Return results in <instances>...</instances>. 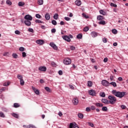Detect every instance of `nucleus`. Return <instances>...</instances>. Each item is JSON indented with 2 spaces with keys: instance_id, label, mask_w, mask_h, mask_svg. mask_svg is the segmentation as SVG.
<instances>
[{
  "instance_id": "1",
  "label": "nucleus",
  "mask_w": 128,
  "mask_h": 128,
  "mask_svg": "<svg viewBox=\"0 0 128 128\" xmlns=\"http://www.w3.org/2000/svg\"><path fill=\"white\" fill-rule=\"evenodd\" d=\"M112 94L116 96L117 98H122L124 96V94H126V92H120L118 91H116V90H112Z\"/></svg>"
},
{
  "instance_id": "2",
  "label": "nucleus",
  "mask_w": 128,
  "mask_h": 128,
  "mask_svg": "<svg viewBox=\"0 0 128 128\" xmlns=\"http://www.w3.org/2000/svg\"><path fill=\"white\" fill-rule=\"evenodd\" d=\"M108 98L109 100V103L110 104H116V98L114 96H109Z\"/></svg>"
},
{
  "instance_id": "3",
  "label": "nucleus",
  "mask_w": 128,
  "mask_h": 128,
  "mask_svg": "<svg viewBox=\"0 0 128 128\" xmlns=\"http://www.w3.org/2000/svg\"><path fill=\"white\" fill-rule=\"evenodd\" d=\"M64 64H72V60L70 58H66L64 60Z\"/></svg>"
},
{
  "instance_id": "4",
  "label": "nucleus",
  "mask_w": 128,
  "mask_h": 128,
  "mask_svg": "<svg viewBox=\"0 0 128 128\" xmlns=\"http://www.w3.org/2000/svg\"><path fill=\"white\" fill-rule=\"evenodd\" d=\"M102 84L104 86H110V83L106 80H102Z\"/></svg>"
},
{
  "instance_id": "5",
  "label": "nucleus",
  "mask_w": 128,
  "mask_h": 128,
  "mask_svg": "<svg viewBox=\"0 0 128 128\" xmlns=\"http://www.w3.org/2000/svg\"><path fill=\"white\" fill-rule=\"evenodd\" d=\"M24 18L26 20H32V17L30 14L26 15Z\"/></svg>"
},
{
  "instance_id": "6",
  "label": "nucleus",
  "mask_w": 128,
  "mask_h": 128,
  "mask_svg": "<svg viewBox=\"0 0 128 128\" xmlns=\"http://www.w3.org/2000/svg\"><path fill=\"white\" fill-rule=\"evenodd\" d=\"M89 94L90 96H96V92L94 90H89Z\"/></svg>"
},
{
  "instance_id": "7",
  "label": "nucleus",
  "mask_w": 128,
  "mask_h": 128,
  "mask_svg": "<svg viewBox=\"0 0 128 128\" xmlns=\"http://www.w3.org/2000/svg\"><path fill=\"white\" fill-rule=\"evenodd\" d=\"M50 46L54 48V50H58V46L56 45V44H54V42H50Z\"/></svg>"
},
{
  "instance_id": "8",
  "label": "nucleus",
  "mask_w": 128,
  "mask_h": 128,
  "mask_svg": "<svg viewBox=\"0 0 128 128\" xmlns=\"http://www.w3.org/2000/svg\"><path fill=\"white\" fill-rule=\"evenodd\" d=\"M72 102L74 106H78V98H74L72 100Z\"/></svg>"
},
{
  "instance_id": "9",
  "label": "nucleus",
  "mask_w": 128,
  "mask_h": 128,
  "mask_svg": "<svg viewBox=\"0 0 128 128\" xmlns=\"http://www.w3.org/2000/svg\"><path fill=\"white\" fill-rule=\"evenodd\" d=\"M38 70L40 72H46V67L44 66H40L38 68Z\"/></svg>"
},
{
  "instance_id": "10",
  "label": "nucleus",
  "mask_w": 128,
  "mask_h": 128,
  "mask_svg": "<svg viewBox=\"0 0 128 128\" xmlns=\"http://www.w3.org/2000/svg\"><path fill=\"white\" fill-rule=\"evenodd\" d=\"M62 38L64 40H66V42H70V37H68V36H62Z\"/></svg>"
},
{
  "instance_id": "11",
  "label": "nucleus",
  "mask_w": 128,
  "mask_h": 128,
  "mask_svg": "<svg viewBox=\"0 0 128 128\" xmlns=\"http://www.w3.org/2000/svg\"><path fill=\"white\" fill-rule=\"evenodd\" d=\"M26 26H32V22L28 20H26L24 22Z\"/></svg>"
},
{
  "instance_id": "12",
  "label": "nucleus",
  "mask_w": 128,
  "mask_h": 128,
  "mask_svg": "<svg viewBox=\"0 0 128 128\" xmlns=\"http://www.w3.org/2000/svg\"><path fill=\"white\" fill-rule=\"evenodd\" d=\"M36 42L38 44H40V46H42V44H44V40H36Z\"/></svg>"
},
{
  "instance_id": "13",
  "label": "nucleus",
  "mask_w": 128,
  "mask_h": 128,
  "mask_svg": "<svg viewBox=\"0 0 128 128\" xmlns=\"http://www.w3.org/2000/svg\"><path fill=\"white\" fill-rule=\"evenodd\" d=\"M102 102L103 104H110V101L106 98H102Z\"/></svg>"
},
{
  "instance_id": "14",
  "label": "nucleus",
  "mask_w": 128,
  "mask_h": 128,
  "mask_svg": "<svg viewBox=\"0 0 128 128\" xmlns=\"http://www.w3.org/2000/svg\"><path fill=\"white\" fill-rule=\"evenodd\" d=\"M45 18L46 20H50V14L48 12L46 14Z\"/></svg>"
},
{
  "instance_id": "15",
  "label": "nucleus",
  "mask_w": 128,
  "mask_h": 128,
  "mask_svg": "<svg viewBox=\"0 0 128 128\" xmlns=\"http://www.w3.org/2000/svg\"><path fill=\"white\" fill-rule=\"evenodd\" d=\"M104 18L103 16H102L100 15H99L97 16V20H100V22L102 20H104Z\"/></svg>"
},
{
  "instance_id": "16",
  "label": "nucleus",
  "mask_w": 128,
  "mask_h": 128,
  "mask_svg": "<svg viewBox=\"0 0 128 128\" xmlns=\"http://www.w3.org/2000/svg\"><path fill=\"white\" fill-rule=\"evenodd\" d=\"M75 4H76V6H80V4H82V1H80V0H76L75 2Z\"/></svg>"
},
{
  "instance_id": "17",
  "label": "nucleus",
  "mask_w": 128,
  "mask_h": 128,
  "mask_svg": "<svg viewBox=\"0 0 128 128\" xmlns=\"http://www.w3.org/2000/svg\"><path fill=\"white\" fill-rule=\"evenodd\" d=\"M91 36H92V38H96V37L98 36V33L95 32H91Z\"/></svg>"
},
{
  "instance_id": "18",
  "label": "nucleus",
  "mask_w": 128,
  "mask_h": 128,
  "mask_svg": "<svg viewBox=\"0 0 128 128\" xmlns=\"http://www.w3.org/2000/svg\"><path fill=\"white\" fill-rule=\"evenodd\" d=\"M95 106H98V108H102V106H104V104H102V103L97 102L95 104Z\"/></svg>"
},
{
  "instance_id": "19",
  "label": "nucleus",
  "mask_w": 128,
  "mask_h": 128,
  "mask_svg": "<svg viewBox=\"0 0 128 128\" xmlns=\"http://www.w3.org/2000/svg\"><path fill=\"white\" fill-rule=\"evenodd\" d=\"M24 4H24V2H20L18 3V6H24Z\"/></svg>"
},
{
  "instance_id": "20",
  "label": "nucleus",
  "mask_w": 128,
  "mask_h": 128,
  "mask_svg": "<svg viewBox=\"0 0 128 128\" xmlns=\"http://www.w3.org/2000/svg\"><path fill=\"white\" fill-rule=\"evenodd\" d=\"M44 90L47 92H52V90L48 86L44 88Z\"/></svg>"
},
{
  "instance_id": "21",
  "label": "nucleus",
  "mask_w": 128,
  "mask_h": 128,
  "mask_svg": "<svg viewBox=\"0 0 128 128\" xmlns=\"http://www.w3.org/2000/svg\"><path fill=\"white\" fill-rule=\"evenodd\" d=\"M38 4L39 6H42L44 4V0H38Z\"/></svg>"
},
{
  "instance_id": "22",
  "label": "nucleus",
  "mask_w": 128,
  "mask_h": 128,
  "mask_svg": "<svg viewBox=\"0 0 128 128\" xmlns=\"http://www.w3.org/2000/svg\"><path fill=\"white\" fill-rule=\"evenodd\" d=\"M88 86L89 88H92V82L90 80L88 81Z\"/></svg>"
},
{
  "instance_id": "23",
  "label": "nucleus",
  "mask_w": 128,
  "mask_h": 128,
  "mask_svg": "<svg viewBox=\"0 0 128 128\" xmlns=\"http://www.w3.org/2000/svg\"><path fill=\"white\" fill-rule=\"evenodd\" d=\"M20 104L14 103V108H20Z\"/></svg>"
},
{
  "instance_id": "24",
  "label": "nucleus",
  "mask_w": 128,
  "mask_h": 128,
  "mask_svg": "<svg viewBox=\"0 0 128 128\" xmlns=\"http://www.w3.org/2000/svg\"><path fill=\"white\" fill-rule=\"evenodd\" d=\"M98 24H102V26H104L106 24V21L102 20L98 22Z\"/></svg>"
},
{
  "instance_id": "25",
  "label": "nucleus",
  "mask_w": 128,
  "mask_h": 128,
  "mask_svg": "<svg viewBox=\"0 0 128 128\" xmlns=\"http://www.w3.org/2000/svg\"><path fill=\"white\" fill-rule=\"evenodd\" d=\"M100 14H102L103 16H106V12L102 10H100Z\"/></svg>"
},
{
  "instance_id": "26",
  "label": "nucleus",
  "mask_w": 128,
  "mask_h": 128,
  "mask_svg": "<svg viewBox=\"0 0 128 128\" xmlns=\"http://www.w3.org/2000/svg\"><path fill=\"white\" fill-rule=\"evenodd\" d=\"M12 116H14V118H18V114H16V113H13L12 114Z\"/></svg>"
},
{
  "instance_id": "27",
  "label": "nucleus",
  "mask_w": 128,
  "mask_h": 128,
  "mask_svg": "<svg viewBox=\"0 0 128 128\" xmlns=\"http://www.w3.org/2000/svg\"><path fill=\"white\" fill-rule=\"evenodd\" d=\"M26 128H36V127L33 124H30L26 126Z\"/></svg>"
},
{
  "instance_id": "28",
  "label": "nucleus",
  "mask_w": 128,
  "mask_h": 128,
  "mask_svg": "<svg viewBox=\"0 0 128 128\" xmlns=\"http://www.w3.org/2000/svg\"><path fill=\"white\" fill-rule=\"evenodd\" d=\"M78 118H84V114H82V113H78Z\"/></svg>"
},
{
  "instance_id": "29",
  "label": "nucleus",
  "mask_w": 128,
  "mask_h": 128,
  "mask_svg": "<svg viewBox=\"0 0 128 128\" xmlns=\"http://www.w3.org/2000/svg\"><path fill=\"white\" fill-rule=\"evenodd\" d=\"M100 96L101 98H106V93H104V92H100Z\"/></svg>"
},
{
  "instance_id": "30",
  "label": "nucleus",
  "mask_w": 128,
  "mask_h": 128,
  "mask_svg": "<svg viewBox=\"0 0 128 128\" xmlns=\"http://www.w3.org/2000/svg\"><path fill=\"white\" fill-rule=\"evenodd\" d=\"M35 22H36V24H44V22H42V20H36Z\"/></svg>"
},
{
  "instance_id": "31",
  "label": "nucleus",
  "mask_w": 128,
  "mask_h": 128,
  "mask_svg": "<svg viewBox=\"0 0 128 128\" xmlns=\"http://www.w3.org/2000/svg\"><path fill=\"white\" fill-rule=\"evenodd\" d=\"M76 38L79 40H81V38H82V34H78L76 36Z\"/></svg>"
},
{
  "instance_id": "32",
  "label": "nucleus",
  "mask_w": 128,
  "mask_h": 128,
  "mask_svg": "<svg viewBox=\"0 0 128 128\" xmlns=\"http://www.w3.org/2000/svg\"><path fill=\"white\" fill-rule=\"evenodd\" d=\"M110 84H112L114 88H116V82H112L110 83Z\"/></svg>"
},
{
  "instance_id": "33",
  "label": "nucleus",
  "mask_w": 128,
  "mask_h": 128,
  "mask_svg": "<svg viewBox=\"0 0 128 128\" xmlns=\"http://www.w3.org/2000/svg\"><path fill=\"white\" fill-rule=\"evenodd\" d=\"M0 118H6V115L2 112H0Z\"/></svg>"
},
{
  "instance_id": "34",
  "label": "nucleus",
  "mask_w": 128,
  "mask_h": 128,
  "mask_svg": "<svg viewBox=\"0 0 128 128\" xmlns=\"http://www.w3.org/2000/svg\"><path fill=\"white\" fill-rule=\"evenodd\" d=\"M76 124V123L74 124V123H70L69 126V128H74V126Z\"/></svg>"
},
{
  "instance_id": "35",
  "label": "nucleus",
  "mask_w": 128,
  "mask_h": 128,
  "mask_svg": "<svg viewBox=\"0 0 128 128\" xmlns=\"http://www.w3.org/2000/svg\"><path fill=\"white\" fill-rule=\"evenodd\" d=\"M17 78L18 80H22V78H23L22 76V75H20V74H18L17 75Z\"/></svg>"
},
{
  "instance_id": "36",
  "label": "nucleus",
  "mask_w": 128,
  "mask_h": 128,
  "mask_svg": "<svg viewBox=\"0 0 128 128\" xmlns=\"http://www.w3.org/2000/svg\"><path fill=\"white\" fill-rule=\"evenodd\" d=\"M20 86L24 85V79L20 80Z\"/></svg>"
},
{
  "instance_id": "37",
  "label": "nucleus",
  "mask_w": 128,
  "mask_h": 128,
  "mask_svg": "<svg viewBox=\"0 0 128 128\" xmlns=\"http://www.w3.org/2000/svg\"><path fill=\"white\" fill-rule=\"evenodd\" d=\"M102 110L103 112H106V110H108V108L106 106H103Z\"/></svg>"
},
{
  "instance_id": "38",
  "label": "nucleus",
  "mask_w": 128,
  "mask_h": 128,
  "mask_svg": "<svg viewBox=\"0 0 128 128\" xmlns=\"http://www.w3.org/2000/svg\"><path fill=\"white\" fill-rule=\"evenodd\" d=\"M54 20H58V14H56L54 16Z\"/></svg>"
},
{
  "instance_id": "39",
  "label": "nucleus",
  "mask_w": 128,
  "mask_h": 128,
  "mask_svg": "<svg viewBox=\"0 0 128 128\" xmlns=\"http://www.w3.org/2000/svg\"><path fill=\"white\" fill-rule=\"evenodd\" d=\"M112 32L114 34H118V30L116 29H113L112 30Z\"/></svg>"
},
{
  "instance_id": "40",
  "label": "nucleus",
  "mask_w": 128,
  "mask_h": 128,
  "mask_svg": "<svg viewBox=\"0 0 128 128\" xmlns=\"http://www.w3.org/2000/svg\"><path fill=\"white\" fill-rule=\"evenodd\" d=\"M89 30H90V28L88 26H86L84 28L83 30L84 32H88Z\"/></svg>"
},
{
  "instance_id": "41",
  "label": "nucleus",
  "mask_w": 128,
  "mask_h": 128,
  "mask_svg": "<svg viewBox=\"0 0 128 128\" xmlns=\"http://www.w3.org/2000/svg\"><path fill=\"white\" fill-rule=\"evenodd\" d=\"M12 56L14 58H18V54H12Z\"/></svg>"
},
{
  "instance_id": "42",
  "label": "nucleus",
  "mask_w": 128,
  "mask_h": 128,
  "mask_svg": "<svg viewBox=\"0 0 128 128\" xmlns=\"http://www.w3.org/2000/svg\"><path fill=\"white\" fill-rule=\"evenodd\" d=\"M52 24H54V26H56L57 23H56V20H52Z\"/></svg>"
},
{
  "instance_id": "43",
  "label": "nucleus",
  "mask_w": 128,
  "mask_h": 128,
  "mask_svg": "<svg viewBox=\"0 0 128 128\" xmlns=\"http://www.w3.org/2000/svg\"><path fill=\"white\" fill-rule=\"evenodd\" d=\"M6 4H9V6H12V2L10 0H7L6 1Z\"/></svg>"
},
{
  "instance_id": "44",
  "label": "nucleus",
  "mask_w": 128,
  "mask_h": 128,
  "mask_svg": "<svg viewBox=\"0 0 128 128\" xmlns=\"http://www.w3.org/2000/svg\"><path fill=\"white\" fill-rule=\"evenodd\" d=\"M36 17L37 18H42V16H40V14H36Z\"/></svg>"
},
{
  "instance_id": "45",
  "label": "nucleus",
  "mask_w": 128,
  "mask_h": 128,
  "mask_svg": "<svg viewBox=\"0 0 128 128\" xmlns=\"http://www.w3.org/2000/svg\"><path fill=\"white\" fill-rule=\"evenodd\" d=\"M28 32H32L34 33V29L32 28H29L28 29Z\"/></svg>"
},
{
  "instance_id": "46",
  "label": "nucleus",
  "mask_w": 128,
  "mask_h": 128,
  "mask_svg": "<svg viewBox=\"0 0 128 128\" xmlns=\"http://www.w3.org/2000/svg\"><path fill=\"white\" fill-rule=\"evenodd\" d=\"M22 58H26V52H22Z\"/></svg>"
},
{
  "instance_id": "47",
  "label": "nucleus",
  "mask_w": 128,
  "mask_h": 128,
  "mask_svg": "<svg viewBox=\"0 0 128 128\" xmlns=\"http://www.w3.org/2000/svg\"><path fill=\"white\" fill-rule=\"evenodd\" d=\"M34 92L36 94H38V95L40 94V90H38L36 89V90Z\"/></svg>"
},
{
  "instance_id": "48",
  "label": "nucleus",
  "mask_w": 128,
  "mask_h": 128,
  "mask_svg": "<svg viewBox=\"0 0 128 128\" xmlns=\"http://www.w3.org/2000/svg\"><path fill=\"white\" fill-rule=\"evenodd\" d=\"M82 16L85 18H88V16H86V14L84 13H83L82 14Z\"/></svg>"
},
{
  "instance_id": "49",
  "label": "nucleus",
  "mask_w": 128,
  "mask_h": 128,
  "mask_svg": "<svg viewBox=\"0 0 128 128\" xmlns=\"http://www.w3.org/2000/svg\"><path fill=\"white\" fill-rule=\"evenodd\" d=\"M19 50L20 52H24V47H20L19 48Z\"/></svg>"
},
{
  "instance_id": "50",
  "label": "nucleus",
  "mask_w": 128,
  "mask_h": 128,
  "mask_svg": "<svg viewBox=\"0 0 128 128\" xmlns=\"http://www.w3.org/2000/svg\"><path fill=\"white\" fill-rule=\"evenodd\" d=\"M110 6H114V8H116L118 6V5H116V4H114V3H111Z\"/></svg>"
},
{
  "instance_id": "51",
  "label": "nucleus",
  "mask_w": 128,
  "mask_h": 128,
  "mask_svg": "<svg viewBox=\"0 0 128 128\" xmlns=\"http://www.w3.org/2000/svg\"><path fill=\"white\" fill-rule=\"evenodd\" d=\"M10 82H8L7 83H6V82H4V86H10Z\"/></svg>"
},
{
  "instance_id": "52",
  "label": "nucleus",
  "mask_w": 128,
  "mask_h": 128,
  "mask_svg": "<svg viewBox=\"0 0 128 128\" xmlns=\"http://www.w3.org/2000/svg\"><path fill=\"white\" fill-rule=\"evenodd\" d=\"M14 33L16 34H20V32L18 30H16L14 32Z\"/></svg>"
},
{
  "instance_id": "53",
  "label": "nucleus",
  "mask_w": 128,
  "mask_h": 128,
  "mask_svg": "<svg viewBox=\"0 0 128 128\" xmlns=\"http://www.w3.org/2000/svg\"><path fill=\"white\" fill-rule=\"evenodd\" d=\"M70 50H76V47L74 46H70Z\"/></svg>"
},
{
  "instance_id": "54",
  "label": "nucleus",
  "mask_w": 128,
  "mask_h": 128,
  "mask_svg": "<svg viewBox=\"0 0 128 128\" xmlns=\"http://www.w3.org/2000/svg\"><path fill=\"white\" fill-rule=\"evenodd\" d=\"M120 108H122V110H126V106L124 105H122Z\"/></svg>"
},
{
  "instance_id": "55",
  "label": "nucleus",
  "mask_w": 128,
  "mask_h": 128,
  "mask_svg": "<svg viewBox=\"0 0 128 128\" xmlns=\"http://www.w3.org/2000/svg\"><path fill=\"white\" fill-rule=\"evenodd\" d=\"M51 65L52 66L56 68V63L54 62H51Z\"/></svg>"
},
{
  "instance_id": "56",
  "label": "nucleus",
  "mask_w": 128,
  "mask_h": 128,
  "mask_svg": "<svg viewBox=\"0 0 128 128\" xmlns=\"http://www.w3.org/2000/svg\"><path fill=\"white\" fill-rule=\"evenodd\" d=\"M51 32H52V34H54V32H56V28H52V29Z\"/></svg>"
},
{
  "instance_id": "57",
  "label": "nucleus",
  "mask_w": 128,
  "mask_h": 128,
  "mask_svg": "<svg viewBox=\"0 0 128 128\" xmlns=\"http://www.w3.org/2000/svg\"><path fill=\"white\" fill-rule=\"evenodd\" d=\"M40 84H44V80L42 79H40Z\"/></svg>"
},
{
  "instance_id": "58",
  "label": "nucleus",
  "mask_w": 128,
  "mask_h": 128,
  "mask_svg": "<svg viewBox=\"0 0 128 128\" xmlns=\"http://www.w3.org/2000/svg\"><path fill=\"white\" fill-rule=\"evenodd\" d=\"M65 20H67L68 22V20H70V18H68V17H65L64 18Z\"/></svg>"
},
{
  "instance_id": "59",
  "label": "nucleus",
  "mask_w": 128,
  "mask_h": 128,
  "mask_svg": "<svg viewBox=\"0 0 128 128\" xmlns=\"http://www.w3.org/2000/svg\"><path fill=\"white\" fill-rule=\"evenodd\" d=\"M86 112H90V107H87L86 108Z\"/></svg>"
},
{
  "instance_id": "60",
  "label": "nucleus",
  "mask_w": 128,
  "mask_h": 128,
  "mask_svg": "<svg viewBox=\"0 0 128 128\" xmlns=\"http://www.w3.org/2000/svg\"><path fill=\"white\" fill-rule=\"evenodd\" d=\"M58 74L60 76H62V70H60L58 71Z\"/></svg>"
},
{
  "instance_id": "61",
  "label": "nucleus",
  "mask_w": 128,
  "mask_h": 128,
  "mask_svg": "<svg viewBox=\"0 0 128 128\" xmlns=\"http://www.w3.org/2000/svg\"><path fill=\"white\" fill-rule=\"evenodd\" d=\"M88 124L90 126H91L92 128H94V124L92 122H88Z\"/></svg>"
},
{
  "instance_id": "62",
  "label": "nucleus",
  "mask_w": 128,
  "mask_h": 128,
  "mask_svg": "<svg viewBox=\"0 0 128 128\" xmlns=\"http://www.w3.org/2000/svg\"><path fill=\"white\" fill-rule=\"evenodd\" d=\"M102 41H103V42H104V43L108 42V40H106V38H104L102 39Z\"/></svg>"
},
{
  "instance_id": "63",
  "label": "nucleus",
  "mask_w": 128,
  "mask_h": 128,
  "mask_svg": "<svg viewBox=\"0 0 128 128\" xmlns=\"http://www.w3.org/2000/svg\"><path fill=\"white\" fill-rule=\"evenodd\" d=\"M91 110H96V106H91V108H90Z\"/></svg>"
},
{
  "instance_id": "64",
  "label": "nucleus",
  "mask_w": 128,
  "mask_h": 128,
  "mask_svg": "<svg viewBox=\"0 0 128 128\" xmlns=\"http://www.w3.org/2000/svg\"><path fill=\"white\" fill-rule=\"evenodd\" d=\"M58 114L59 116H62V112H59Z\"/></svg>"
}]
</instances>
